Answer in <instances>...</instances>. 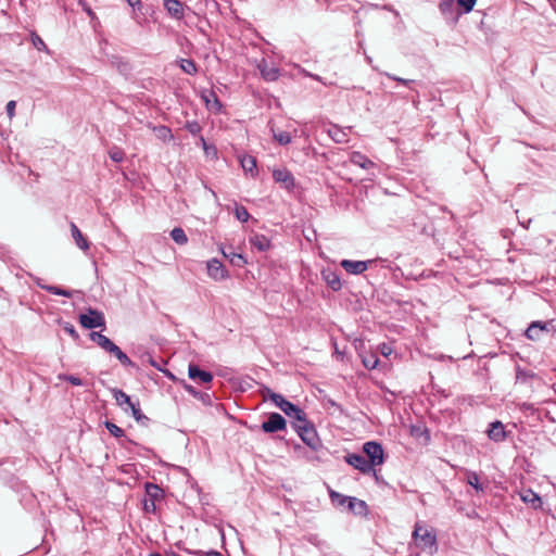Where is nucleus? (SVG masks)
Masks as SVG:
<instances>
[{
    "label": "nucleus",
    "mask_w": 556,
    "mask_h": 556,
    "mask_svg": "<svg viewBox=\"0 0 556 556\" xmlns=\"http://www.w3.org/2000/svg\"><path fill=\"white\" fill-rule=\"evenodd\" d=\"M363 452L364 454H346L344 459L362 473H372L376 480L379 481L378 472L374 467L382 464V445L374 441L366 442Z\"/></svg>",
    "instance_id": "1"
},
{
    "label": "nucleus",
    "mask_w": 556,
    "mask_h": 556,
    "mask_svg": "<svg viewBox=\"0 0 556 556\" xmlns=\"http://www.w3.org/2000/svg\"><path fill=\"white\" fill-rule=\"evenodd\" d=\"M413 539L416 546L429 554H434L438 551L437 535L432 528L417 522L413 531Z\"/></svg>",
    "instance_id": "2"
},
{
    "label": "nucleus",
    "mask_w": 556,
    "mask_h": 556,
    "mask_svg": "<svg viewBox=\"0 0 556 556\" xmlns=\"http://www.w3.org/2000/svg\"><path fill=\"white\" fill-rule=\"evenodd\" d=\"M264 395L270 399L277 407H279L287 416L293 418L294 421L304 420L306 415L305 412L286 400L281 394L275 393L270 389L266 388Z\"/></svg>",
    "instance_id": "3"
},
{
    "label": "nucleus",
    "mask_w": 556,
    "mask_h": 556,
    "mask_svg": "<svg viewBox=\"0 0 556 556\" xmlns=\"http://www.w3.org/2000/svg\"><path fill=\"white\" fill-rule=\"evenodd\" d=\"M293 427L302 441L312 448L318 445V438L314 426L307 420L306 416L303 421H294Z\"/></svg>",
    "instance_id": "4"
},
{
    "label": "nucleus",
    "mask_w": 556,
    "mask_h": 556,
    "mask_svg": "<svg viewBox=\"0 0 556 556\" xmlns=\"http://www.w3.org/2000/svg\"><path fill=\"white\" fill-rule=\"evenodd\" d=\"M80 325L86 329L100 328L105 326L104 315L97 311L89 308L87 314L79 316Z\"/></svg>",
    "instance_id": "5"
},
{
    "label": "nucleus",
    "mask_w": 556,
    "mask_h": 556,
    "mask_svg": "<svg viewBox=\"0 0 556 556\" xmlns=\"http://www.w3.org/2000/svg\"><path fill=\"white\" fill-rule=\"evenodd\" d=\"M374 260L368 261H352V260H342L340 265L341 267L351 275H359L367 270L372 264Z\"/></svg>",
    "instance_id": "6"
},
{
    "label": "nucleus",
    "mask_w": 556,
    "mask_h": 556,
    "mask_svg": "<svg viewBox=\"0 0 556 556\" xmlns=\"http://www.w3.org/2000/svg\"><path fill=\"white\" fill-rule=\"evenodd\" d=\"M286 419L278 413H271L268 419L262 424V430L266 433H274L286 429Z\"/></svg>",
    "instance_id": "7"
},
{
    "label": "nucleus",
    "mask_w": 556,
    "mask_h": 556,
    "mask_svg": "<svg viewBox=\"0 0 556 556\" xmlns=\"http://www.w3.org/2000/svg\"><path fill=\"white\" fill-rule=\"evenodd\" d=\"M257 68L261 73V76L266 81H275L279 78V68L271 62H268L265 59H262L257 64Z\"/></svg>",
    "instance_id": "8"
},
{
    "label": "nucleus",
    "mask_w": 556,
    "mask_h": 556,
    "mask_svg": "<svg viewBox=\"0 0 556 556\" xmlns=\"http://www.w3.org/2000/svg\"><path fill=\"white\" fill-rule=\"evenodd\" d=\"M207 275L214 280H224L228 277V271L217 258L207 262Z\"/></svg>",
    "instance_id": "9"
},
{
    "label": "nucleus",
    "mask_w": 556,
    "mask_h": 556,
    "mask_svg": "<svg viewBox=\"0 0 556 556\" xmlns=\"http://www.w3.org/2000/svg\"><path fill=\"white\" fill-rule=\"evenodd\" d=\"M549 326V321H533L529 325L525 334L529 340L536 341L541 338L543 332L548 331Z\"/></svg>",
    "instance_id": "10"
},
{
    "label": "nucleus",
    "mask_w": 556,
    "mask_h": 556,
    "mask_svg": "<svg viewBox=\"0 0 556 556\" xmlns=\"http://www.w3.org/2000/svg\"><path fill=\"white\" fill-rule=\"evenodd\" d=\"M490 440L494 442H503L507 438V433L505 431V427L502 421L495 420L489 425V429L486 431Z\"/></svg>",
    "instance_id": "11"
},
{
    "label": "nucleus",
    "mask_w": 556,
    "mask_h": 556,
    "mask_svg": "<svg viewBox=\"0 0 556 556\" xmlns=\"http://www.w3.org/2000/svg\"><path fill=\"white\" fill-rule=\"evenodd\" d=\"M273 178L276 182L282 185L286 189H291L294 186V178L291 172L286 168L274 169Z\"/></svg>",
    "instance_id": "12"
},
{
    "label": "nucleus",
    "mask_w": 556,
    "mask_h": 556,
    "mask_svg": "<svg viewBox=\"0 0 556 556\" xmlns=\"http://www.w3.org/2000/svg\"><path fill=\"white\" fill-rule=\"evenodd\" d=\"M348 130H351V128H341L338 125L330 124L327 128V134L329 137L337 143H345L349 141V134Z\"/></svg>",
    "instance_id": "13"
},
{
    "label": "nucleus",
    "mask_w": 556,
    "mask_h": 556,
    "mask_svg": "<svg viewBox=\"0 0 556 556\" xmlns=\"http://www.w3.org/2000/svg\"><path fill=\"white\" fill-rule=\"evenodd\" d=\"M249 241L252 248L257 250L258 252H266L271 247L270 240L266 236L261 233H252L250 236Z\"/></svg>",
    "instance_id": "14"
},
{
    "label": "nucleus",
    "mask_w": 556,
    "mask_h": 556,
    "mask_svg": "<svg viewBox=\"0 0 556 556\" xmlns=\"http://www.w3.org/2000/svg\"><path fill=\"white\" fill-rule=\"evenodd\" d=\"M520 498L523 503L530 505L533 509H539L542 507L541 497L531 489L522 490L520 492Z\"/></svg>",
    "instance_id": "15"
},
{
    "label": "nucleus",
    "mask_w": 556,
    "mask_h": 556,
    "mask_svg": "<svg viewBox=\"0 0 556 556\" xmlns=\"http://www.w3.org/2000/svg\"><path fill=\"white\" fill-rule=\"evenodd\" d=\"M90 340L98 344L108 353H110L116 346L114 342H112L106 336L102 334L101 332L92 331L90 333Z\"/></svg>",
    "instance_id": "16"
},
{
    "label": "nucleus",
    "mask_w": 556,
    "mask_h": 556,
    "mask_svg": "<svg viewBox=\"0 0 556 556\" xmlns=\"http://www.w3.org/2000/svg\"><path fill=\"white\" fill-rule=\"evenodd\" d=\"M164 7L174 18L181 20L184 17V4L179 0H165Z\"/></svg>",
    "instance_id": "17"
},
{
    "label": "nucleus",
    "mask_w": 556,
    "mask_h": 556,
    "mask_svg": "<svg viewBox=\"0 0 556 556\" xmlns=\"http://www.w3.org/2000/svg\"><path fill=\"white\" fill-rule=\"evenodd\" d=\"M188 375L190 379H199L203 383H208L213 379L211 372L200 369L197 365H189Z\"/></svg>",
    "instance_id": "18"
},
{
    "label": "nucleus",
    "mask_w": 556,
    "mask_h": 556,
    "mask_svg": "<svg viewBox=\"0 0 556 556\" xmlns=\"http://www.w3.org/2000/svg\"><path fill=\"white\" fill-rule=\"evenodd\" d=\"M71 231H72V237H73L75 243L77 244V247L84 251L88 250L89 241L84 237V235L81 233L79 228L74 223L71 224Z\"/></svg>",
    "instance_id": "19"
},
{
    "label": "nucleus",
    "mask_w": 556,
    "mask_h": 556,
    "mask_svg": "<svg viewBox=\"0 0 556 556\" xmlns=\"http://www.w3.org/2000/svg\"><path fill=\"white\" fill-rule=\"evenodd\" d=\"M240 164L245 173L251 174V176L253 177L256 176L257 170L255 157H253L252 155H243L242 157H240Z\"/></svg>",
    "instance_id": "20"
},
{
    "label": "nucleus",
    "mask_w": 556,
    "mask_h": 556,
    "mask_svg": "<svg viewBox=\"0 0 556 556\" xmlns=\"http://www.w3.org/2000/svg\"><path fill=\"white\" fill-rule=\"evenodd\" d=\"M323 277L326 281V283L333 290V291H338L341 289L342 287V283H341V280H340V277L337 273L334 271H323Z\"/></svg>",
    "instance_id": "21"
},
{
    "label": "nucleus",
    "mask_w": 556,
    "mask_h": 556,
    "mask_svg": "<svg viewBox=\"0 0 556 556\" xmlns=\"http://www.w3.org/2000/svg\"><path fill=\"white\" fill-rule=\"evenodd\" d=\"M348 510L355 515H363L366 513L367 506L364 501H361L356 497H351L350 503H348Z\"/></svg>",
    "instance_id": "22"
},
{
    "label": "nucleus",
    "mask_w": 556,
    "mask_h": 556,
    "mask_svg": "<svg viewBox=\"0 0 556 556\" xmlns=\"http://www.w3.org/2000/svg\"><path fill=\"white\" fill-rule=\"evenodd\" d=\"M223 254L237 267H242L247 263V260L241 254L233 252L232 249H229V251L223 250Z\"/></svg>",
    "instance_id": "23"
},
{
    "label": "nucleus",
    "mask_w": 556,
    "mask_h": 556,
    "mask_svg": "<svg viewBox=\"0 0 556 556\" xmlns=\"http://www.w3.org/2000/svg\"><path fill=\"white\" fill-rule=\"evenodd\" d=\"M162 492H163L162 489L159 488L156 484L150 483V482L146 483V493L151 498V506L153 509H154V501L162 497Z\"/></svg>",
    "instance_id": "24"
},
{
    "label": "nucleus",
    "mask_w": 556,
    "mask_h": 556,
    "mask_svg": "<svg viewBox=\"0 0 556 556\" xmlns=\"http://www.w3.org/2000/svg\"><path fill=\"white\" fill-rule=\"evenodd\" d=\"M351 162L357 166L363 167V168H368L374 165L372 162L367 156H365L364 154H362L359 152L352 153Z\"/></svg>",
    "instance_id": "25"
},
{
    "label": "nucleus",
    "mask_w": 556,
    "mask_h": 556,
    "mask_svg": "<svg viewBox=\"0 0 556 556\" xmlns=\"http://www.w3.org/2000/svg\"><path fill=\"white\" fill-rule=\"evenodd\" d=\"M113 396L119 406L127 405L129 407L135 403L131 401V397L122 390L114 389Z\"/></svg>",
    "instance_id": "26"
},
{
    "label": "nucleus",
    "mask_w": 556,
    "mask_h": 556,
    "mask_svg": "<svg viewBox=\"0 0 556 556\" xmlns=\"http://www.w3.org/2000/svg\"><path fill=\"white\" fill-rule=\"evenodd\" d=\"M466 481L469 485H471L476 491H484V486L479 482V476L475 471H466Z\"/></svg>",
    "instance_id": "27"
},
{
    "label": "nucleus",
    "mask_w": 556,
    "mask_h": 556,
    "mask_svg": "<svg viewBox=\"0 0 556 556\" xmlns=\"http://www.w3.org/2000/svg\"><path fill=\"white\" fill-rule=\"evenodd\" d=\"M203 99L210 110L218 112L222 109V104L213 91H210L207 96H203Z\"/></svg>",
    "instance_id": "28"
},
{
    "label": "nucleus",
    "mask_w": 556,
    "mask_h": 556,
    "mask_svg": "<svg viewBox=\"0 0 556 556\" xmlns=\"http://www.w3.org/2000/svg\"><path fill=\"white\" fill-rule=\"evenodd\" d=\"M170 238L179 245H184L188 242V237L180 227H176L170 231Z\"/></svg>",
    "instance_id": "29"
},
{
    "label": "nucleus",
    "mask_w": 556,
    "mask_h": 556,
    "mask_svg": "<svg viewBox=\"0 0 556 556\" xmlns=\"http://www.w3.org/2000/svg\"><path fill=\"white\" fill-rule=\"evenodd\" d=\"M110 354H113L122 365L127 367L134 366L132 361L117 345L110 352Z\"/></svg>",
    "instance_id": "30"
},
{
    "label": "nucleus",
    "mask_w": 556,
    "mask_h": 556,
    "mask_svg": "<svg viewBox=\"0 0 556 556\" xmlns=\"http://www.w3.org/2000/svg\"><path fill=\"white\" fill-rule=\"evenodd\" d=\"M330 498L332 503L338 507H348V503L351 501V496H345L334 491L330 492Z\"/></svg>",
    "instance_id": "31"
},
{
    "label": "nucleus",
    "mask_w": 556,
    "mask_h": 556,
    "mask_svg": "<svg viewBox=\"0 0 556 556\" xmlns=\"http://www.w3.org/2000/svg\"><path fill=\"white\" fill-rule=\"evenodd\" d=\"M271 131H273V136H274L275 140L278 141L279 144L286 146L291 142L292 137H291L290 132L282 131V130L276 131L274 128H271Z\"/></svg>",
    "instance_id": "32"
},
{
    "label": "nucleus",
    "mask_w": 556,
    "mask_h": 556,
    "mask_svg": "<svg viewBox=\"0 0 556 556\" xmlns=\"http://www.w3.org/2000/svg\"><path fill=\"white\" fill-rule=\"evenodd\" d=\"M42 287H43V290H46L47 292H49L51 294L61 295V296H65V298H71L73 295L72 291L62 289L58 286L50 285V286H42Z\"/></svg>",
    "instance_id": "33"
},
{
    "label": "nucleus",
    "mask_w": 556,
    "mask_h": 556,
    "mask_svg": "<svg viewBox=\"0 0 556 556\" xmlns=\"http://www.w3.org/2000/svg\"><path fill=\"white\" fill-rule=\"evenodd\" d=\"M180 68L189 75H194L198 71L195 63L192 60L181 59Z\"/></svg>",
    "instance_id": "34"
},
{
    "label": "nucleus",
    "mask_w": 556,
    "mask_h": 556,
    "mask_svg": "<svg viewBox=\"0 0 556 556\" xmlns=\"http://www.w3.org/2000/svg\"><path fill=\"white\" fill-rule=\"evenodd\" d=\"M155 131H156L157 138L162 139L164 141H169L174 138L172 130L167 126H160V127L155 128Z\"/></svg>",
    "instance_id": "35"
},
{
    "label": "nucleus",
    "mask_w": 556,
    "mask_h": 556,
    "mask_svg": "<svg viewBox=\"0 0 556 556\" xmlns=\"http://www.w3.org/2000/svg\"><path fill=\"white\" fill-rule=\"evenodd\" d=\"M363 364L368 369H374L379 364V357L376 354H369L363 357Z\"/></svg>",
    "instance_id": "36"
},
{
    "label": "nucleus",
    "mask_w": 556,
    "mask_h": 556,
    "mask_svg": "<svg viewBox=\"0 0 556 556\" xmlns=\"http://www.w3.org/2000/svg\"><path fill=\"white\" fill-rule=\"evenodd\" d=\"M235 215H236L237 219L240 220L241 223H247L250 218V214H249L248 210L242 205L236 206Z\"/></svg>",
    "instance_id": "37"
},
{
    "label": "nucleus",
    "mask_w": 556,
    "mask_h": 556,
    "mask_svg": "<svg viewBox=\"0 0 556 556\" xmlns=\"http://www.w3.org/2000/svg\"><path fill=\"white\" fill-rule=\"evenodd\" d=\"M105 428L115 438H122V437L125 435L124 430L122 428H119L117 425H115V424H113L111 421H106L105 422Z\"/></svg>",
    "instance_id": "38"
},
{
    "label": "nucleus",
    "mask_w": 556,
    "mask_h": 556,
    "mask_svg": "<svg viewBox=\"0 0 556 556\" xmlns=\"http://www.w3.org/2000/svg\"><path fill=\"white\" fill-rule=\"evenodd\" d=\"M58 379L68 381L73 386H84L85 384V382L80 378H78L74 375L59 374Z\"/></svg>",
    "instance_id": "39"
},
{
    "label": "nucleus",
    "mask_w": 556,
    "mask_h": 556,
    "mask_svg": "<svg viewBox=\"0 0 556 556\" xmlns=\"http://www.w3.org/2000/svg\"><path fill=\"white\" fill-rule=\"evenodd\" d=\"M185 128L193 136L201 132V125L197 121H189L186 123Z\"/></svg>",
    "instance_id": "40"
},
{
    "label": "nucleus",
    "mask_w": 556,
    "mask_h": 556,
    "mask_svg": "<svg viewBox=\"0 0 556 556\" xmlns=\"http://www.w3.org/2000/svg\"><path fill=\"white\" fill-rule=\"evenodd\" d=\"M110 159L113 162L119 163L124 160V152L119 148H113L109 151Z\"/></svg>",
    "instance_id": "41"
},
{
    "label": "nucleus",
    "mask_w": 556,
    "mask_h": 556,
    "mask_svg": "<svg viewBox=\"0 0 556 556\" xmlns=\"http://www.w3.org/2000/svg\"><path fill=\"white\" fill-rule=\"evenodd\" d=\"M129 408L131 410V414H132L134 418L137 421H140L142 419H147V417L142 414V412L140 409L139 402H136V403L131 404V406H129Z\"/></svg>",
    "instance_id": "42"
},
{
    "label": "nucleus",
    "mask_w": 556,
    "mask_h": 556,
    "mask_svg": "<svg viewBox=\"0 0 556 556\" xmlns=\"http://www.w3.org/2000/svg\"><path fill=\"white\" fill-rule=\"evenodd\" d=\"M476 2L477 0H457V4L463 9L464 13H469L473 9Z\"/></svg>",
    "instance_id": "43"
},
{
    "label": "nucleus",
    "mask_w": 556,
    "mask_h": 556,
    "mask_svg": "<svg viewBox=\"0 0 556 556\" xmlns=\"http://www.w3.org/2000/svg\"><path fill=\"white\" fill-rule=\"evenodd\" d=\"M31 42L39 51L47 49L45 41L35 33L31 34Z\"/></svg>",
    "instance_id": "44"
},
{
    "label": "nucleus",
    "mask_w": 556,
    "mask_h": 556,
    "mask_svg": "<svg viewBox=\"0 0 556 556\" xmlns=\"http://www.w3.org/2000/svg\"><path fill=\"white\" fill-rule=\"evenodd\" d=\"M63 329L66 333H68L74 340L79 339V334L76 331L75 327L70 323H63Z\"/></svg>",
    "instance_id": "45"
},
{
    "label": "nucleus",
    "mask_w": 556,
    "mask_h": 556,
    "mask_svg": "<svg viewBox=\"0 0 556 556\" xmlns=\"http://www.w3.org/2000/svg\"><path fill=\"white\" fill-rule=\"evenodd\" d=\"M530 377L529 372L517 366L516 368V381L525 382Z\"/></svg>",
    "instance_id": "46"
},
{
    "label": "nucleus",
    "mask_w": 556,
    "mask_h": 556,
    "mask_svg": "<svg viewBox=\"0 0 556 556\" xmlns=\"http://www.w3.org/2000/svg\"><path fill=\"white\" fill-rule=\"evenodd\" d=\"M410 433L415 438H419L421 435H425L426 441L429 440V434L427 429H422L420 427H412Z\"/></svg>",
    "instance_id": "47"
},
{
    "label": "nucleus",
    "mask_w": 556,
    "mask_h": 556,
    "mask_svg": "<svg viewBox=\"0 0 556 556\" xmlns=\"http://www.w3.org/2000/svg\"><path fill=\"white\" fill-rule=\"evenodd\" d=\"M15 106H16V102L13 100H11L7 103L5 110H7V114L10 119H12L13 116L15 115Z\"/></svg>",
    "instance_id": "48"
},
{
    "label": "nucleus",
    "mask_w": 556,
    "mask_h": 556,
    "mask_svg": "<svg viewBox=\"0 0 556 556\" xmlns=\"http://www.w3.org/2000/svg\"><path fill=\"white\" fill-rule=\"evenodd\" d=\"M452 7H453V0H442L440 2V10L443 13H446L447 11H451Z\"/></svg>",
    "instance_id": "49"
},
{
    "label": "nucleus",
    "mask_w": 556,
    "mask_h": 556,
    "mask_svg": "<svg viewBox=\"0 0 556 556\" xmlns=\"http://www.w3.org/2000/svg\"><path fill=\"white\" fill-rule=\"evenodd\" d=\"M384 75L388 76L391 79H394V80L401 83L404 86H409V85L415 83V80H413V79H402V78H399V77L391 76V75H389L387 73H384Z\"/></svg>",
    "instance_id": "50"
},
{
    "label": "nucleus",
    "mask_w": 556,
    "mask_h": 556,
    "mask_svg": "<svg viewBox=\"0 0 556 556\" xmlns=\"http://www.w3.org/2000/svg\"><path fill=\"white\" fill-rule=\"evenodd\" d=\"M296 67H298V70H299V72H300V73H302L304 76H307V77H311V78H313V79H315V80L321 81V77H320V76L315 75V74H312V73H309V72L305 71V70H304V68H302L301 66H296Z\"/></svg>",
    "instance_id": "51"
},
{
    "label": "nucleus",
    "mask_w": 556,
    "mask_h": 556,
    "mask_svg": "<svg viewBox=\"0 0 556 556\" xmlns=\"http://www.w3.org/2000/svg\"><path fill=\"white\" fill-rule=\"evenodd\" d=\"M127 3L134 8V9H138V10H141V1L140 0H126Z\"/></svg>",
    "instance_id": "52"
},
{
    "label": "nucleus",
    "mask_w": 556,
    "mask_h": 556,
    "mask_svg": "<svg viewBox=\"0 0 556 556\" xmlns=\"http://www.w3.org/2000/svg\"><path fill=\"white\" fill-rule=\"evenodd\" d=\"M186 551H187V553L194 555V556H205V553H206L201 549H186Z\"/></svg>",
    "instance_id": "53"
},
{
    "label": "nucleus",
    "mask_w": 556,
    "mask_h": 556,
    "mask_svg": "<svg viewBox=\"0 0 556 556\" xmlns=\"http://www.w3.org/2000/svg\"><path fill=\"white\" fill-rule=\"evenodd\" d=\"M199 141L206 153H208L210 147L207 146L204 137L200 136Z\"/></svg>",
    "instance_id": "54"
},
{
    "label": "nucleus",
    "mask_w": 556,
    "mask_h": 556,
    "mask_svg": "<svg viewBox=\"0 0 556 556\" xmlns=\"http://www.w3.org/2000/svg\"><path fill=\"white\" fill-rule=\"evenodd\" d=\"M205 556H223V555L217 551H210V552L205 553Z\"/></svg>",
    "instance_id": "55"
},
{
    "label": "nucleus",
    "mask_w": 556,
    "mask_h": 556,
    "mask_svg": "<svg viewBox=\"0 0 556 556\" xmlns=\"http://www.w3.org/2000/svg\"><path fill=\"white\" fill-rule=\"evenodd\" d=\"M36 285L43 290V287L42 286H47L46 283L42 282V280L40 278H37L36 279Z\"/></svg>",
    "instance_id": "56"
},
{
    "label": "nucleus",
    "mask_w": 556,
    "mask_h": 556,
    "mask_svg": "<svg viewBox=\"0 0 556 556\" xmlns=\"http://www.w3.org/2000/svg\"><path fill=\"white\" fill-rule=\"evenodd\" d=\"M185 389L191 394H197L195 390L191 386H185Z\"/></svg>",
    "instance_id": "57"
},
{
    "label": "nucleus",
    "mask_w": 556,
    "mask_h": 556,
    "mask_svg": "<svg viewBox=\"0 0 556 556\" xmlns=\"http://www.w3.org/2000/svg\"><path fill=\"white\" fill-rule=\"evenodd\" d=\"M85 11L87 12V14L90 16V17H93L94 16V13L91 11L90 8H86Z\"/></svg>",
    "instance_id": "58"
},
{
    "label": "nucleus",
    "mask_w": 556,
    "mask_h": 556,
    "mask_svg": "<svg viewBox=\"0 0 556 556\" xmlns=\"http://www.w3.org/2000/svg\"><path fill=\"white\" fill-rule=\"evenodd\" d=\"M391 354V350L389 352H387V346L384 345V353H383V356L384 357H388V355Z\"/></svg>",
    "instance_id": "59"
},
{
    "label": "nucleus",
    "mask_w": 556,
    "mask_h": 556,
    "mask_svg": "<svg viewBox=\"0 0 556 556\" xmlns=\"http://www.w3.org/2000/svg\"><path fill=\"white\" fill-rule=\"evenodd\" d=\"M151 365L154 366L155 368H157L159 370H161V368L153 361H151Z\"/></svg>",
    "instance_id": "60"
},
{
    "label": "nucleus",
    "mask_w": 556,
    "mask_h": 556,
    "mask_svg": "<svg viewBox=\"0 0 556 556\" xmlns=\"http://www.w3.org/2000/svg\"><path fill=\"white\" fill-rule=\"evenodd\" d=\"M144 507L147 510H149V509H151L152 506H150L148 503H146Z\"/></svg>",
    "instance_id": "61"
},
{
    "label": "nucleus",
    "mask_w": 556,
    "mask_h": 556,
    "mask_svg": "<svg viewBox=\"0 0 556 556\" xmlns=\"http://www.w3.org/2000/svg\"><path fill=\"white\" fill-rule=\"evenodd\" d=\"M149 556H162V555H161V554H159V553H152V554H150Z\"/></svg>",
    "instance_id": "62"
},
{
    "label": "nucleus",
    "mask_w": 556,
    "mask_h": 556,
    "mask_svg": "<svg viewBox=\"0 0 556 556\" xmlns=\"http://www.w3.org/2000/svg\"><path fill=\"white\" fill-rule=\"evenodd\" d=\"M531 223V219H528V224L527 225H523L526 228L529 227V224Z\"/></svg>",
    "instance_id": "63"
}]
</instances>
